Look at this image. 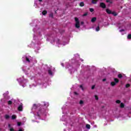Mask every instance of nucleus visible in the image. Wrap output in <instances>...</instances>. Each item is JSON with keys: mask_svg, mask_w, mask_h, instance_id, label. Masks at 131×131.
Instances as JSON below:
<instances>
[{"mask_svg": "<svg viewBox=\"0 0 131 131\" xmlns=\"http://www.w3.org/2000/svg\"><path fill=\"white\" fill-rule=\"evenodd\" d=\"M16 118H17V116L15 115H13L11 116V119L12 120L16 119Z\"/></svg>", "mask_w": 131, "mask_h": 131, "instance_id": "4be33fe9", "label": "nucleus"}, {"mask_svg": "<svg viewBox=\"0 0 131 131\" xmlns=\"http://www.w3.org/2000/svg\"><path fill=\"white\" fill-rule=\"evenodd\" d=\"M4 96L5 97H7V96H8V95H9V91H7L5 93H4Z\"/></svg>", "mask_w": 131, "mask_h": 131, "instance_id": "a878e982", "label": "nucleus"}, {"mask_svg": "<svg viewBox=\"0 0 131 131\" xmlns=\"http://www.w3.org/2000/svg\"><path fill=\"white\" fill-rule=\"evenodd\" d=\"M130 84H126V88H129V86H130Z\"/></svg>", "mask_w": 131, "mask_h": 131, "instance_id": "58836bf2", "label": "nucleus"}, {"mask_svg": "<svg viewBox=\"0 0 131 131\" xmlns=\"http://www.w3.org/2000/svg\"><path fill=\"white\" fill-rule=\"evenodd\" d=\"M21 122H17V125H18V126H20V125H21Z\"/></svg>", "mask_w": 131, "mask_h": 131, "instance_id": "4c0bfd02", "label": "nucleus"}, {"mask_svg": "<svg viewBox=\"0 0 131 131\" xmlns=\"http://www.w3.org/2000/svg\"><path fill=\"white\" fill-rule=\"evenodd\" d=\"M5 118H6V119H9V118H10V116L8 115H6L5 116Z\"/></svg>", "mask_w": 131, "mask_h": 131, "instance_id": "cd10ccee", "label": "nucleus"}, {"mask_svg": "<svg viewBox=\"0 0 131 131\" xmlns=\"http://www.w3.org/2000/svg\"><path fill=\"white\" fill-rule=\"evenodd\" d=\"M14 102H15V100L11 99V100H9V101H8V105H12L13 104V103H14Z\"/></svg>", "mask_w": 131, "mask_h": 131, "instance_id": "2eb2a0df", "label": "nucleus"}, {"mask_svg": "<svg viewBox=\"0 0 131 131\" xmlns=\"http://www.w3.org/2000/svg\"><path fill=\"white\" fill-rule=\"evenodd\" d=\"M48 107H49V102L45 101L37 104H33L31 113H34L36 110L37 112L34 114V119L32 120V122H39L38 121L39 119L45 120L48 115L49 110Z\"/></svg>", "mask_w": 131, "mask_h": 131, "instance_id": "f257e3e1", "label": "nucleus"}, {"mask_svg": "<svg viewBox=\"0 0 131 131\" xmlns=\"http://www.w3.org/2000/svg\"><path fill=\"white\" fill-rule=\"evenodd\" d=\"M112 15H114V16H117V13H116V12L113 11V12H112Z\"/></svg>", "mask_w": 131, "mask_h": 131, "instance_id": "c85d7f7f", "label": "nucleus"}, {"mask_svg": "<svg viewBox=\"0 0 131 131\" xmlns=\"http://www.w3.org/2000/svg\"><path fill=\"white\" fill-rule=\"evenodd\" d=\"M102 81H106V79H103L102 80Z\"/></svg>", "mask_w": 131, "mask_h": 131, "instance_id": "09e8293b", "label": "nucleus"}, {"mask_svg": "<svg viewBox=\"0 0 131 131\" xmlns=\"http://www.w3.org/2000/svg\"><path fill=\"white\" fill-rule=\"evenodd\" d=\"M118 77L119 78H122V75H121V74H119V75H118Z\"/></svg>", "mask_w": 131, "mask_h": 131, "instance_id": "2f4dec72", "label": "nucleus"}, {"mask_svg": "<svg viewBox=\"0 0 131 131\" xmlns=\"http://www.w3.org/2000/svg\"><path fill=\"white\" fill-rule=\"evenodd\" d=\"M120 32L121 33L122 35H123V34H125V31L123 29L120 30Z\"/></svg>", "mask_w": 131, "mask_h": 131, "instance_id": "6ab92c4d", "label": "nucleus"}, {"mask_svg": "<svg viewBox=\"0 0 131 131\" xmlns=\"http://www.w3.org/2000/svg\"><path fill=\"white\" fill-rule=\"evenodd\" d=\"M84 5V4L83 2H81V3H80V7H83Z\"/></svg>", "mask_w": 131, "mask_h": 131, "instance_id": "72a5a7b5", "label": "nucleus"}, {"mask_svg": "<svg viewBox=\"0 0 131 131\" xmlns=\"http://www.w3.org/2000/svg\"><path fill=\"white\" fill-rule=\"evenodd\" d=\"M86 127L88 129H90L91 128V125L90 124H86Z\"/></svg>", "mask_w": 131, "mask_h": 131, "instance_id": "c756f323", "label": "nucleus"}, {"mask_svg": "<svg viewBox=\"0 0 131 131\" xmlns=\"http://www.w3.org/2000/svg\"><path fill=\"white\" fill-rule=\"evenodd\" d=\"M90 12H94V9H93V8H90Z\"/></svg>", "mask_w": 131, "mask_h": 131, "instance_id": "e433bc0d", "label": "nucleus"}, {"mask_svg": "<svg viewBox=\"0 0 131 131\" xmlns=\"http://www.w3.org/2000/svg\"><path fill=\"white\" fill-rule=\"evenodd\" d=\"M62 114L63 115L61 118L60 120H61V121H65V122H67V125H70V126H72V125L73 124V122L71 121V120L69 118V117L67 116V113H65V106H63L62 107Z\"/></svg>", "mask_w": 131, "mask_h": 131, "instance_id": "7ed1b4c3", "label": "nucleus"}, {"mask_svg": "<svg viewBox=\"0 0 131 131\" xmlns=\"http://www.w3.org/2000/svg\"><path fill=\"white\" fill-rule=\"evenodd\" d=\"M88 15V13H85L83 15V16H86Z\"/></svg>", "mask_w": 131, "mask_h": 131, "instance_id": "a18cd8bd", "label": "nucleus"}, {"mask_svg": "<svg viewBox=\"0 0 131 131\" xmlns=\"http://www.w3.org/2000/svg\"><path fill=\"white\" fill-rule=\"evenodd\" d=\"M39 85H40L41 88H42V89H46L47 88V86H48V83H44L43 84H38Z\"/></svg>", "mask_w": 131, "mask_h": 131, "instance_id": "ddd939ff", "label": "nucleus"}, {"mask_svg": "<svg viewBox=\"0 0 131 131\" xmlns=\"http://www.w3.org/2000/svg\"><path fill=\"white\" fill-rule=\"evenodd\" d=\"M23 70L27 75H28V74H29V73H28L29 72V68H27V67L24 66L23 67Z\"/></svg>", "mask_w": 131, "mask_h": 131, "instance_id": "9d476101", "label": "nucleus"}, {"mask_svg": "<svg viewBox=\"0 0 131 131\" xmlns=\"http://www.w3.org/2000/svg\"><path fill=\"white\" fill-rule=\"evenodd\" d=\"M38 2H42V0H35L34 7L37 8L38 5Z\"/></svg>", "mask_w": 131, "mask_h": 131, "instance_id": "f8f14e48", "label": "nucleus"}, {"mask_svg": "<svg viewBox=\"0 0 131 131\" xmlns=\"http://www.w3.org/2000/svg\"><path fill=\"white\" fill-rule=\"evenodd\" d=\"M55 68L51 66L48 69V74L50 76H53L54 74H55Z\"/></svg>", "mask_w": 131, "mask_h": 131, "instance_id": "0eeeda50", "label": "nucleus"}, {"mask_svg": "<svg viewBox=\"0 0 131 131\" xmlns=\"http://www.w3.org/2000/svg\"><path fill=\"white\" fill-rule=\"evenodd\" d=\"M106 3L111 4L113 3V0H106Z\"/></svg>", "mask_w": 131, "mask_h": 131, "instance_id": "5701e85b", "label": "nucleus"}, {"mask_svg": "<svg viewBox=\"0 0 131 131\" xmlns=\"http://www.w3.org/2000/svg\"><path fill=\"white\" fill-rule=\"evenodd\" d=\"M67 69H69V70H70V71H71V73H72V72H74V69H73V68L72 67V66L68 64V66H67L66 67Z\"/></svg>", "mask_w": 131, "mask_h": 131, "instance_id": "9b49d317", "label": "nucleus"}, {"mask_svg": "<svg viewBox=\"0 0 131 131\" xmlns=\"http://www.w3.org/2000/svg\"><path fill=\"white\" fill-rule=\"evenodd\" d=\"M80 88L82 90V91H83V88H82V85H81L80 86Z\"/></svg>", "mask_w": 131, "mask_h": 131, "instance_id": "79ce46f5", "label": "nucleus"}, {"mask_svg": "<svg viewBox=\"0 0 131 131\" xmlns=\"http://www.w3.org/2000/svg\"><path fill=\"white\" fill-rule=\"evenodd\" d=\"M74 95H77V93L76 92H74Z\"/></svg>", "mask_w": 131, "mask_h": 131, "instance_id": "864d4df0", "label": "nucleus"}, {"mask_svg": "<svg viewBox=\"0 0 131 131\" xmlns=\"http://www.w3.org/2000/svg\"><path fill=\"white\" fill-rule=\"evenodd\" d=\"M79 103L80 105H82V104H83V101L82 100H80Z\"/></svg>", "mask_w": 131, "mask_h": 131, "instance_id": "c9c22d12", "label": "nucleus"}, {"mask_svg": "<svg viewBox=\"0 0 131 131\" xmlns=\"http://www.w3.org/2000/svg\"><path fill=\"white\" fill-rule=\"evenodd\" d=\"M81 25H83V21H81Z\"/></svg>", "mask_w": 131, "mask_h": 131, "instance_id": "de8ad7c7", "label": "nucleus"}, {"mask_svg": "<svg viewBox=\"0 0 131 131\" xmlns=\"http://www.w3.org/2000/svg\"><path fill=\"white\" fill-rule=\"evenodd\" d=\"M17 80L20 85H22L23 88H25L26 86V83L28 82V80L25 79L24 77H20L17 79Z\"/></svg>", "mask_w": 131, "mask_h": 131, "instance_id": "39448f33", "label": "nucleus"}, {"mask_svg": "<svg viewBox=\"0 0 131 131\" xmlns=\"http://www.w3.org/2000/svg\"><path fill=\"white\" fill-rule=\"evenodd\" d=\"M95 98L96 99V100H98L99 98H98V96H97V95L95 96Z\"/></svg>", "mask_w": 131, "mask_h": 131, "instance_id": "a19ab883", "label": "nucleus"}, {"mask_svg": "<svg viewBox=\"0 0 131 131\" xmlns=\"http://www.w3.org/2000/svg\"><path fill=\"white\" fill-rule=\"evenodd\" d=\"M37 83H35V84H33L32 85H30L29 87L31 89H32L33 87L37 86Z\"/></svg>", "mask_w": 131, "mask_h": 131, "instance_id": "a211bd4d", "label": "nucleus"}, {"mask_svg": "<svg viewBox=\"0 0 131 131\" xmlns=\"http://www.w3.org/2000/svg\"><path fill=\"white\" fill-rule=\"evenodd\" d=\"M23 110V104L21 103L18 107V111H22Z\"/></svg>", "mask_w": 131, "mask_h": 131, "instance_id": "4468645a", "label": "nucleus"}, {"mask_svg": "<svg viewBox=\"0 0 131 131\" xmlns=\"http://www.w3.org/2000/svg\"><path fill=\"white\" fill-rule=\"evenodd\" d=\"M92 4L96 5V4H97V3H98V0H92Z\"/></svg>", "mask_w": 131, "mask_h": 131, "instance_id": "b1692460", "label": "nucleus"}, {"mask_svg": "<svg viewBox=\"0 0 131 131\" xmlns=\"http://www.w3.org/2000/svg\"><path fill=\"white\" fill-rule=\"evenodd\" d=\"M114 81L111 82V85H112V86H115L116 84H117V83H118V82H119V80L117 78H115L114 79Z\"/></svg>", "mask_w": 131, "mask_h": 131, "instance_id": "1a4fd4ad", "label": "nucleus"}, {"mask_svg": "<svg viewBox=\"0 0 131 131\" xmlns=\"http://www.w3.org/2000/svg\"><path fill=\"white\" fill-rule=\"evenodd\" d=\"M35 68L33 67V68H31V70H32V73H34L35 72Z\"/></svg>", "mask_w": 131, "mask_h": 131, "instance_id": "393cba45", "label": "nucleus"}, {"mask_svg": "<svg viewBox=\"0 0 131 131\" xmlns=\"http://www.w3.org/2000/svg\"><path fill=\"white\" fill-rule=\"evenodd\" d=\"M75 57H76V58L78 59V58H79V55H78V54H75Z\"/></svg>", "mask_w": 131, "mask_h": 131, "instance_id": "f704fd0d", "label": "nucleus"}, {"mask_svg": "<svg viewBox=\"0 0 131 131\" xmlns=\"http://www.w3.org/2000/svg\"><path fill=\"white\" fill-rule=\"evenodd\" d=\"M95 30H96V31H97V32L100 31V27H99V26H97V27L95 28Z\"/></svg>", "mask_w": 131, "mask_h": 131, "instance_id": "bb28decb", "label": "nucleus"}, {"mask_svg": "<svg viewBox=\"0 0 131 131\" xmlns=\"http://www.w3.org/2000/svg\"><path fill=\"white\" fill-rule=\"evenodd\" d=\"M116 102L117 103V104H119V103H120V100H117L116 101Z\"/></svg>", "mask_w": 131, "mask_h": 131, "instance_id": "ea45409f", "label": "nucleus"}, {"mask_svg": "<svg viewBox=\"0 0 131 131\" xmlns=\"http://www.w3.org/2000/svg\"><path fill=\"white\" fill-rule=\"evenodd\" d=\"M36 22V20L34 21L32 23L34 24Z\"/></svg>", "mask_w": 131, "mask_h": 131, "instance_id": "603ef678", "label": "nucleus"}, {"mask_svg": "<svg viewBox=\"0 0 131 131\" xmlns=\"http://www.w3.org/2000/svg\"><path fill=\"white\" fill-rule=\"evenodd\" d=\"M63 131H68V129H64Z\"/></svg>", "mask_w": 131, "mask_h": 131, "instance_id": "8fccbe9b", "label": "nucleus"}, {"mask_svg": "<svg viewBox=\"0 0 131 131\" xmlns=\"http://www.w3.org/2000/svg\"><path fill=\"white\" fill-rule=\"evenodd\" d=\"M127 39H131V34H129L127 36Z\"/></svg>", "mask_w": 131, "mask_h": 131, "instance_id": "7c9ffc66", "label": "nucleus"}, {"mask_svg": "<svg viewBox=\"0 0 131 131\" xmlns=\"http://www.w3.org/2000/svg\"><path fill=\"white\" fill-rule=\"evenodd\" d=\"M47 13H48V12L47 11V10H44L41 12V14L42 15H43L44 16H45V15H47Z\"/></svg>", "mask_w": 131, "mask_h": 131, "instance_id": "412c9836", "label": "nucleus"}, {"mask_svg": "<svg viewBox=\"0 0 131 131\" xmlns=\"http://www.w3.org/2000/svg\"><path fill=\"white\" fill-rule=\"evenodd\" d=\"M123 107H124V104L123 103H121L120 104V107L123 108Z\"/></svg>", "mask_w": 131, "mask_h": 131, "instance_id": "473e14b6", "label": "nucleus"}, {"mask_svg": "<svg viewBox=\"0 0 131 131\" xmlns=\"http://www.w3.org/2000/svg\"><path fill=\"white\" fill-rule=\"evenodd\" d=\"M18 131H24L23 129H19Z\"/></svg>", "mask_w": 131, "mask_h": 131, "instance_id": "49530a36", "label": "nucleus"}, {"mask_svg": "<svg viewBox=\"0 0 131 131\" xmlns=\"http://www.w3.org/2000/svg\"><path fill=\"white\" fill-rule=\"evenodd\" d=\"M97 20V18L96 17H93L91 19V22H92L93 23H94V22H95V21H96Z\"/></svg>", "mask_w": 131, "mask_h": 131, "instance_id": "aec40b11", "label": "nucleus"}, {"mask_svg": "<svg viewBox=\"0 0 131 131\" xmlns=\"http://www.w3.org/2000/svg\"><path fill=\"white\" fill-rule=\"evenodd\" d=\"M106 12L107 14H112V11L109 9H107Z\"/></svg>", "mask_w": 131, "mask_h": 131, "instance_id": "f3484780", "label": "nucleus"}, {"mask_svg": "<svg viewBox=\"0 0 131 131\" xmlns=\"http://www.w3.org/2000/svg\"><path fill=\"white\" fill-rule=\"evenodd\" d=\"M47 41H50L51 43H53L54 45H56V46H57V47H61V41H60V40H59V39H55V40H50L49 38H47Z\"/></svg>", "mask_w": 131, "mask_h": 131, "instance_id": "423d86ee", "label": "nucleus"}, {"mask_svg": "<svg viewBox=\"0 0 131 131\" xmlns=\"http://www.w3.org/2000/svg\"><path fill=\"white\" fill-rule=\"evenodd\" d=\"M39 81H38V82H39Z\"/></svg>", "mask_w": 131, "mask_h": 131, "instance_id": "bf43d9fd", "label": "nucleus"}, {"mask_svg": "<svg viewBox=\"0 0 131 131\" xmlns=\"http://www.w3.org/2000/svg\"><path fill=\"white\" fill-rule=\"evenodd\" d=\"M50 39H52V38L50 37Z\"/></svg>", "mask_w": 131, "mask_h": 131, "instance_id": "13d9d810", "label": "nucleus"}, {"mask_svg": "<svg viewBox=\"0 0 131 131\" xmlns=\"http://www.w3.org/2000/svg\"><path fill=\"white\" fill-rule=\"evenodd\" d=\"M117 118H119V117H117Z\"/></svg>", "mask_w": 131, "mask_h": 131, "instance_id": "4d7b16f0", "label": "nucleus"}, {"mask_svg": "<svg viewBox=\"0 0 131 131\" xmlns=\"http://www.w3.org/2000/svg\"><path fill=\"white\" fill-rule=\"evenodd\" d=\"M33 31L34 32L33 34V40L32 41L31 43L30 47H34L35 52L36 53H38V51L40 49L39 46L37 44V41H39V40H41L42 39V30L40 29L39 26H36L33 29Z\"/></svg>", "mask_w": 131, "mask_h": 131, "instance_id": "f03ea898", "label": "nucleus"}, {"mask_svg": "<svg viewBox=\"0 0 131 131\" xmlns=\"http://www.w3.org/2000/svg\"><path fill=\"white\" fill-rule=\"evenodd\" d=\"M80 61H83L82 59H80Z\"/></svg>", "mask_w": 131, "mask_h": 131, "instance_id": "6e6d98bb", "label": "nucleus"}, {"mask_svg": "<svg viewBox=\"0 0 131 131\" xmlns=\"http://www.w3.org/2000/svg\"><path fill=\"white\" fill-rule=\"evenodd\" d=\"M22 60L23 62H27V63H29L31 65H32V64L34 65V64H36L37 63V61L35 59L32 58L29 55L23 56Z\"/></svg>", "mask_w": 131, "mask_h": 131, "instance_id": "20e7f679", "label": "nucleus"}, {"mask_svg": "<svg viewBox=\"0 0 131 131\" xmlns=\"http://www.w3.org/2000/svg\"><path fill=\"white\" fill-rule=\"evenodd\" d=\"M100 6L101 8H103V9H105V8H106V5L103 3H101L100 4Z\"/></svg>", "mask_w": 131, "mask_h": 131, "instance_id": "dca6fc26", "label": "nucleus"}, {"mask_svg": "<svg viewBox=\"0 0 131 131\" xmlns=\"http://www.w3.org/2000/svg\"><path fill=\"white\" fill-rule=\"evenodd\" d=\"M61 66H62V67H64V63H61Z\"/></svg>", "mask_w": 131, "mask_h": 131, "instance_id": "c03bdc74", "label": "nucleus"}, {"mask_svg": "<svg viewBox=\"0 0 131 131\" xmlns=\"http://www.w3.org/2000/svg\"><path fill=\"white\" fill-rule=\"evenodd\" d=\"M75 26L76 28H79L80 27V23L79 22V19L77 17L75 18Z\"/></svg>", "mask_w": 131, "mask_h": 131, "instance_id": "6e6552de", "label": "nucleus"}, {"mask_svg": "<svg viewBox=\"0 0 131 131\" xmlns=\"http://www.w3.org/2000/svg\"><path fill=\"white\" fill-rule=\"evenodd\" d=\"M50 17H53V14H50Z\"/></svg>", "mask_w": 131, "mask_h": 131, "instance_id": "3c124183", "label": "nucleus"}, {"mask_svg": "<svg viewBox=\"0 0 131 131\" xmlns=\"http://www.w3.org/2000/svg\"><path fill=\"white\" fill-rule=\"evenodd\" d=\"M31 26H32V24H30Z\"/></svg>", "mask_w": 131, "mask_h": 131, "instance_id": "5fc2aeb1", "label": "nucleus"}, {"mask_svg": "<svg viewBox=\"0 0 131 131\" xmlns=\"http://www.w3.org/2000/svg\"><path fill=\"white\" fill-rule=\"evenodd\" d=\"M94 89H95V85H93L92 87V90H94Z\"/></svg>", "mask_w": 131, "mask_h": 131, "instance_id": "37998d69", "label": "nucleus"}]
</instances>
